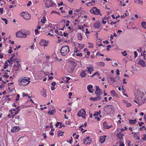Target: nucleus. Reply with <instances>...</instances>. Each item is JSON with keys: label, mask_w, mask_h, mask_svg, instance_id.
Returning a JSON list of instances; mask_svg holds the SVG:
<instances>
[{"label": "nucleus", "mask_w": 146, "mask_h": 146, "mask_svg": "<svg viewBox=\"0 0 146 146\" xmlns=\"http://www.w3.org/2000/svg\"><path fill=\"white\" fill-rule=\"evenodd\" d=\"M22 36V38H26L27 36L26 34L23 33V35Z\"/></svg>", "instance_id": "79ce46f5"}, {"label": "nucleus", "mask_w": 146, "mask_h": 146, "mask_svg": "<svg viewBox=\"0 0 146 146\" xmlns=\"http://www.w3.org/2000/svg\"><path fill=\"white\" fill-rule=\"evenodd\" d=\"M51 6H50V7H52L55 6L56 5V4L54 3H53L52 1V3L51 4Z\"/></svg>", "instance_id": "37998d69"}, {"label": "nucleus", "mask_w": 146, "mask_h": 146, "mask_svg": "<svg viewBox=\"0 0 146 146\" xmlns=\"http://www.w3.org/2000/svg\"><path fill=\"white\" fill-rule=\"evenodd\" d=\"M102 23L104 24H106L107 22L106 21H105L104 19H102Z\"/></svg>", "instance_id": "6e6d98bb"}, {"label": "nucleus", "mask_w": 146, "mask_h": 146, "mask_svg": "<svg viewBox=\"0 0 146 146\" xmlns=\"http://www.w3.org/2000/svg\"><path fill=\"white\" fill-rule=\"evenodd\" d=\"M21 67L20 65L18 64L17 65H14L13 66V70H15V71L19 70L20 69V67Z\"/></svg>", "instance_id": "1a4fd4ad"}, {"label": "nucleus", "mask_w": 146, "mask_h": 146, "mask_svg": "<svg viewBox=\"0 0 146 146\" xmlns=\"http://www.w3.org/2000/svg\"><path fill=\"white\" fill-rule=\"evenodd\" d=\"M126 105L127 107H129L130 106H131V104L130 103H127L126 104Z\"/></svg>", "instance_id": "603ef678"}, {"label": "nucleus", "mask_w": 146, "mask_h": 146, "mask_svg": "<svg viewBox=\"0 0 146 146\" xmlns=\"http://www.w3.org/2000/svg\"><path fill=\"white\" fill-rule=\"evenodd\" d=\"M87 124L86 123V122L84 124L82 125H80L79 128L80 129L81 127H86L87 126Z\"/></svg>", "instance_id": "2f4dec72"}, {"label": "nucleus", "mask_w": 146, "mask_h": 146, "mask_svg": "<svg viewBox=\"0 0 146 146\" xmlns=\"http://www.w3.org/2000/svg\"><path fill=\"white\" fill-rule=\"evenodd\" d=\"M136 122V119L134 120H132L131 119L129 120V123L132 124H135Z\"/></svg>", "instance_id": "4be33fe9"}, {"label": "nucleus", "mask_w": 146, "mask_h": 146, "mask_svg": "<svg viewBox=\"0 0 146 146\" xmlns=\"http://www.w3.org/2000/svg\"><path fill=\"white\" fill-rule=\"evenodd\" d=\"M95 2V1L94 0H92V1L86 3V5L87 6H89L90 5H94L93 4H92V3H94Z\"/></svg>", "instance_id": "bb28decb"}, {"label": "nucleus", "mask_w": 146, "mask_h": 146, "mask_svg": "<svg viewBox=\"0 0 146 146\" xmlns=\"http://www.w3.org/2000/svg\"><path fill=\"white\" fill-rule=\"evenodd\" d=\"M120 142V144L119 145V146H124V144L123 142Z\"/></svg>", "instance_id": "3c124183"}, {"label": "nucleus", "mask_w": 146, "mask_h": 146, "mask_svg": "<svg viewBox=\"0 0 146 146\" xmlns=\"http://www.w3.org/2000/svg\"><path fill=\"white\" fill-rule=\"evenodd\" d=\"M46 91L45 89L43 88L41 92V94L44 97H46Z\"/></svg>", "instance_id": "f3484780"}, {"label": "nucleus", "mask_w": 146, "mask_h": 146, "mask_svg": "<svg viewBox=\"0 0 146 146\" xmlns=\"http://www.w3.org/2000/svg\"><path fill=\"white\" fill-rule=\"evenodd\" d=\"M87 71H88V72H89V71H90L91 70H92V68H90L89 67H87Z\"/></svg>", "instance_id": "680f3d73"}, {"label": "nucleus", "mask_w": 146, "mask_h": 146, "mask_svg": "<svg viewBox=\"0 0 146 146\" xmlns=\"http://www.w3.org/2000/svg\"><path fill=\"white\" fill-rule=\"evenodd\" d=\"M23 33L21 31H19L16 33V36L18 37L22 38Z\"/></svg>", "instance_id": "a211bd4d"}, {"label": "nucleus", "mask_w": 146, "mask_h": 146, "mask_svg": "<svg viewBox=\"0 0 146 146\" xmlns=\"http://www.w3.org/2000/svg\"><path fill=\"white\" fill-rule=\"evenodd\" d=\"M25 77L24 78L22 79L19 84L21 86H25L27 85L30 82V81L28 79L25 78Z\"/></svg>", "instance_id": "20e7f679"}, {"label": "nucleus", "mask_w": 146, "mask_h": 146, "mask_svg": "<svg viewBox=\"0 0 146 146\" xmlns=\"http://www.w3.org/2000/svg\"><path fill=\"white\" fill-rule=\"evenodd\" d=\"M138 64L144 67L145 66V63L142 60H139V61Z\"/></svg>", "instance_id": "dca6fc26"}, {"label": "nucleus", "mask_w": 146, "mask_h": 146, "mask_svg": "<svg viewBox=\"0 0 146 146\" xmlns=\"http://www.w3.org/2000/svg\"><path fill=\"white\" fill-rule=\"evenodd\" d=\"M7 72H5L4 73V74L3 76L4 77L6 78H8L9 77V76L8 75H7Z\"/></svg>", "instance_id": "c9c22d12"}, {"label": "nucleus", "mask_w": 146, "mask_h": 146, "mask_svg": "<svg viewBox=\"0 0 146 146\" xmlns=\"http://www.w3.org/2000/svg\"><path fill=\"white\" fill-rule=\"evenodd\" d=\"M86 75V74L85 73V72L84 71H82L80 74V75L82 77H84Z\"/></svg>", "instance_id": "412c9836"}, {"label": "nucleus", "mask_w": 146, "mask_h": 146, "mask_svg": "<svg viewBox=\"0 0 146 146\" xmlns=\"http://www.w3.org/2000/svg\"><path fill=\"white\" fill-rule=\"evenodd\" d=\"M135 2L136 3L138 4L139 3V4L141 5L143 4V1L141 0H135Z\"/></svg>", "instance_id": "5701e85b"}, {"label": "nucleus", "mask_w": 146, "mask_h": 146, "mask_svg": "<svg viewBox=\"0 0 146 146\" xmlns=\"http://www.w3.org/2000/svg\"><path fill=\"white\" fill-rule=\"evenodd\" d=\"M104 127L106 129H109L111 126V125H108V123L106 122H105L103 123Z\"/></svg>", "instance_id": "9b49d317"}, {"label": "nucleus", "mask_w": 146, "mask_h": 146, "mask_svg": "<svg viewBox=\"0 0 146 146\" xmlns=\"http://www.w3.org/2000/svg\"><path fill=\"white\" fill-rule=\"evenodd\" d=\"M39 44L40 45L44 46H46V41L44 40H41V41L39 42Z\"/></svg>", "instance_id": "2eb2a0df"}, {"label": "nucleus", "mask_w": 146, "mask_h": 146, "mask_svg": "<svg viewBox=\"0 0 146 146\" xmlns=\"http://www.w3.org/2000/svg\"><path fill=\"white\" fill-rule=\"evenodd\" d=\"M78 116L79 117H82L83 118H85L86 115V113L84 109H82L78 113Z\"/></svg>", "instance_id": "39448f33"}, {"label": "nucleus", "mask_w": 146, "mask_h": 146, "mask_svg": "<svg viewBox=\"0 0 146 146\" xmlns=\"http://www.w3.org/2000/svg\"><path fill=\"white\" fill-rule=\"evenodd\" d=\"M56 82H52L51 83V85L52 86H54L55 85H56Z\"/></svg>", "instance_id": "864d4df0"}, {"label": "nucleus", "mask_w": 146, "mask_h": 146, "mask_svg": "<svg viewBox=\"0 0 146 146\" xmlns=\"http://www.w3.org/2000/svg\"><path fill=\"white\" fill-rule=\"evenodd\" d=\"M70 63V64L71 65L72 67H73L74 68L77 65V63L73 60L71 61Z\"/></svg>", "instance_id": "6ab92c4d"}, {"label": "nucleus", "mask_w": 146, "mask_h": 146, "mask_svg": "<svg viewBox=\"0 0 146 146\" xmlns=\"http://www.w3.org/2000/svg\"><path fill=\"white\" fill-rule=\"evenodd\" d=\"M127 16V15L126 13H125L123 15H121V17L122 18H124L125 17Z\"/></svg>", "instance_id": "473e14b6"}, {"label": "nucleus", "mask_w": 146, "mask_h": 146, "mask_svg": "<svg viewBox=\"0 0 146 146\" xmlns=\"http://www.w3.org/2000/svg\"><path fill=\"white\" fill-rule=\"evenodd\" d=\"M125 80H126V79L125 78H124L123 79V84H127V82H125Z\"/></svg>", "instance_id": "e2e57ef3"}, {"label": "nucleus", "mask_w": 146, "mask_h": 146, "mask_svg": "<svg viewBox=\"0 0 146 146\" xmlns=\"http://www.w3.org/2000/svg\"><path fill=\"white\" fill-rule=\"evenodd\" d=\"M21 47V46L19 45L18 47H16V48H15L14 49V50H16V49H18L19 48H20Z\"/></svg>", "instance_id": "4d7b16f0"}, {"label": "nucleus", "mask_w": 146, "mask_h": 146, "mask_svg": "<svg viewBox=\"0 0 146 146\" xmlns=\"http://www.w3.org/2000/svg\"><path fill=\"white\" fill-rule=\"evenodd\" d=\"M108 111L110 113H112L114 111L113 107L111 105H107L104 108V111L106 112Z\"/></svg>", "instance_id": "7ed1b4c3"}, {"label": "nucleus", "mask_w": 146, "mask_h": 146, "mask_svg": "<svg viewBox=\"0 0 146 146\" xmlns=\"http://www.w3.org/2000/svg\"><path fill=\"white\" fill-rule=\"evenodd\" d=\"M31 1H29V3L27 4V6H29L31 4Z\"/></svg>", "instance_id": "13d9d810"}, {"label": "nucleus", "mask_w": 146, "mask_h": 146, "mask_svg": "<svg viewBox=\"0 0 146 146\" xmlns=\"http://www.w3.org/2000/svg\"><path fill=\"white\" fill-rule=\"evenodd\" d=\"M57 34L62 36H63V35L62 34V33L61 31H60L58 33H57Z\"/></svg>", "instance_id": "a19ab883"}, {"label": "nucleus", "mask_w": 146, "mask_h": 146, "mask_svg": "<svg viewBox=\"0 0 146 146\" xmlns=\"http://www.w3.org/2000/svg\"><path fill=\"white\" fill-rule=\"evenodd\" d=\"M141 25L142 27L146 29V23L145 21H143L141 23Z\"/></svg>", "instance_id": "cd10ccee"}, {"label": "nucleus", "mask_w": 146, "mask_h": 146, "mask_svg": "<svg viewBox=\"0 0 146 146\" xmlns=\"http://www.w3.org/2000/svg\"><path fill=\"white\" fill-rule=\"evenodd\" d=\"M59 124L62 125V123L61 122H57L56 124L55 125V126L56 127H57Z\"/></svg>", "instance_id": "ea45409f"}, {"label": "nucleus", "mask_w": 146, "mask_h": 146, "mask_svg": "<svg viewBox=\"0 0 146 146\" xmlns=\"http://www.w3.org/2000/svg\"><path fill=\"white\" fill-rule=\"evenodd\" d=\"M23 97L27 96L28 95V94H25L24 93H23Z\"/></svg>", "instance_id": "774afa93"}, {"label": "nucleus", "mask_w": 146, "mask_h": 146, "mask_svg": "<svg viewBox=\"0 0 146 146\" xmlns=\"http://www.w3.org/2000/svg\"><path fill=\"white\" fill-rule=\"evenodd\" d=\"M66 22L67 23L66 24V26L67 27H68L69 25V23H70V21L68 20H67L66 21Z\"/></svg>", "instance_id": "de8ad7c7"}, {"label": "nucleus", "mask_w": 146, "mask_h": 146, "mask_svg": "<svg viewBox=\"0 0 146 146\" xmlns=\"http://www.w3.org/2000/svg\"><path fill=\"white\" fill-rule=\"evenodd\" d=\"M111 94H113L115 95L116 94V93L114 90H112L111 91Z\"/></svg>", "instance_id": "4c0bfd02"}, {"label": "nucleus", "mask_w": 146, "mask_h": 146, "mask_svg": "<svg viewBox=\"0 0 146 146\" xmlns=\"http://www.w3.org/2000/svg\"><path fill=\"white\" fill-rule=\"evenodd\" d=\"M69 51V47L66 45L62 46L60 50L61 55L63 56L66 55Z\"/></svg>", "instance_id": "f03ea898"}, {"label": "nucleus", "mask_w": 146, "mask_h": 146, "mask_svg": "<svg viewBox=\"0 0 146 146\" xmlns=\"http://www.w3.org/2000/svg\"><path fill=\"white\" fill-rule=\"evenodd\" d=\"M134 54L135 55L134 57L135 58H136L137 56V53L136 51H135L134 52Z\"/></svg>", "instance_id": "09e8293b"}, {"label": "nucleus", "mask_w": 146, "mask_h": 146, "mask_svg": "<svg viewBox=\"0 0 146 146\" xmlns=\"http://www.w3.org/2000/svg\"><path fill=\"white\" fill-rule=\"evenodd\" d=\"M139 126L140 127L142 126V125L144 124V123L143 122H139Z\"/></svg>", "instance_id": "49530a36"}, {"label": "nucleus", "mask_w": 146, "mask_h": 146, "mask_svg": "<svg viewBox=\"0 0 146 146\" xmlns=\"http://www.w3.org/2000/svg\"><path fill=\"white\" fill-rule=\"evenodd\" d=\"M89 44V47L90 48H92L93 47V44L92 43H88Z\"/></svg>", "instance_id": "f704fd0d"}, {"label": "nucleus", "mask_w": 146, "mask_h": 146, "mask_svg": "<svg viewBox=\"0 0 146 146\" xmlns=\"http://www.w3.org/2000/svg\"><path fill=\"white\" fill-rule=\"evenodd\" d=\"M133 136L136 139H140L139 137H138V135L136 133L134 134Z\"/></svg>", "instance_id": "c756f323"}, {"label": "nucleus", "mask_w": 146, "mask_h": 146, "mask_svg": "<svg viewBox=\"0 0 146 146\" xmlns=\"http://www.w3.org/2000/svg\"><path fill=\"white\" fill-rule=\"evenodd\" d=\"M90 12L92 14H95L96 15H98L100 13V10L97 9L96 7H93L91 9Z\"/></svg>", "instance_id": "423d86ee"}, {"label": "nucleus", "mask_w": 146, "mask_h": 146, "mask_svg": "<svg viewBox=\"0 0 146 146\" xmlns=\"http://www.w3.org/2000/svg\"><path fill=\"white\" fill-rule=\"evenodd\" d=\"M101 24L100 21H97L94 25V27L95 28H100Z\"/></svg>", "instance_id": "f8f14e48"}, {"label": "nucleus", "mask_w": 146, "mask_h": 146, "mask_svg": "<svg viewBox=\"0 0 146 146\" xmlns=\"http://www.w3.org/2000/svg\"><path fill=\"white\" fill-rule=\"evenodd\" d=\"M98 65L101 66H104L105 65V63L103 62H100L97 63Z\"/></svg>", "instance_id": "393cba45"}, {"label": "nucleus", "mask_w": 146, "mask_h": 146, "mask_svg": "<svg viewBox=\"0 0 146 146\" xmlns=\"http://www.w3.org/2000/svg\"><path fill=\"white\" fill-rule=\"evenodd\" d=\"M2 19L4 21H5V24H7V19H4V18H2Z\"/></svg>", "instance_id": "c03bdc74"}, {"label": "nucleus", "mask_w": 146, "mask_h": 146, "mask_svg": "<svg viewBox=\"0 0 146 146\" xmlns=\"http://www.w3.org/2000/svg\"><path fill=\"white\" fill-rule=\"evenodd\" d=\"M137 51L139 52H142V48H141V47L140 48L139 50L137 49Z\"/></svg>", "instance_id": "338daca9"}, {"label": "nucleus", "mask_w": 146, "mask_h": 146, "mask_svg": "<svg viewBox=\"0 0 146 146\" xmlns=\"http://www.w3.org/2000/svg\"><path fill=\"white\" fill-rule=\"evenodd\" d=\"M0 11L1 14H2L3 11V9L2 8H1L0 9Z\"/></svg>", "instance_id": "052dcab7"}, {"label": "nucleus", "mask_w": 146, "mask_h": 146, "mask_svg": "<svg viewBox=\"0 0 146 146\" xmlns=\"http://www.w3.org/2000/svg\"><path fill=\"white\" fill-rule=\"evenodd\" d=\"M96 74H99L98 72H96L93 75H92L91 76L92 77H94L95 75H96Z\"/></svg>", "instance_id": "8fccbe9b"}, {"label": "nucleus", "mask_w": 146, "mask_h": 146, "mask_svg": "<svg viewBox=\"0 0 146 146\" xmlns=\"http://www.w3.org/2000/svg\"><path fill=\"white\" fill-rule=\"evenodd\" d=\"M98 115V112H96L95 113L93 114V115L94 116H95L97 115Z\"/></svg>", "instance_id": "69168bd1"}, {"label": "nucleus", "mask_w": 146, "mask_h": 146, "mask_svg": "<svg viewBox=\"0 0 146 146\" xmlns=\"http://www.w3.org/2000/svg\"><path fill=\"white\" fill-rule=\"evenodd\" d=\"M54 112V110H52L51 111L50 110L48 111V113L50 114V115H52L53 114Z\"/></svg>", "instance_id": "c85d7f7f"}, {"label": "nucleus", "mask_w": 146, "mask_h": 146, "mask_svg": "<svg viewBox=\"0 0 146 146\" xmlns=\"http://www.w3.org/2000/svg\"><path fill=\"white\" fill-rule=\"evenodd\" d=\"M64 133L63 132H62L61 131H58V137L60 136H62Z\"/></svg>", "instance_id": "a878e982"}, {"label": "nucleus", "mask_w": 146, "mask_h": 146, "mask_svg": "<svg viewBox=\"0 0 146 146\" xmlns=\"http://www.w3.org/2000/svg\"><path fill=\"white\" fill-rule=\"evenodd\" d=\"M126 52V51H124L123 52H122L121 53L123 55V56H126L127 55V53H125V54H124V53H125Z\"/></svg>", "instance_id": "58836bf2"}, {"label": "nucleus", "mask_w": 146, "mask_h": 146, "mask_svg": "<svg viewBox=\"0 0 146 146\" xmlns=\"http://www.w3.org/2000/svg\"><path fill=\"white\" fill-rule=\"evenodd\" d=\"M52 1L50 0H48L46 1L45 3V5L47 7L49 8L51 6V4L52 3Z\"/></svg>", "instance_id": "6e6552de"}, {"label": "nucleus", "mask_w": 146, "mask_h": 146, "mask_svg": "<svg viewBox=\"0 0 146 146\" xmlns=\"http://www.w3.org/2000/svg\"><path fill=\"white\" fill-rule=\"evenodd\" d=\"M118 137V138L120 139H122V137L124 136L123 134L121 133H118L116 135Z\"/></svg>", "instance_id": "aec40b11"}, {"label": "nucleus", "mask_w": 146, "mask_h": 146, "mask_svg": "<svg viewBox=\"0 0 146 146\" xmlns=\"http://www.w3.org/2000/svg\"><path fill=\"white\" fill-rule=\"evenodd\" d=\"M20 129L19 127L18 126H15L11 130V132H17Z\"/></svg>", "instance_id": "9d476101"}, {"label": "nucleus", "mask_w": 146, "mask_h": 146, "mask_svg": "<svg viewBox=\"0 0 146 146\" xmlns=\"http://www.w3.org/2000/svg\"><path fill=\"white\" fill-rule=\"evenodd\" d=\"M8 66V63L6 62L5 63V66L4 67V69H6Z\"/></svg>", "instance_id": "7c9ffc66"}, {"label": "nucleus", "mask_w": 146, "mask_h": 146, "mask_svg": "<svg viewBox=\"0 0 146 146\" xmlns=\"http://www.w3.org/2000/svg\"><path fill=\"white\" fill-rule=\"evenodd\" d=\"M76 55L77 56H82V53H77Z\"/></svg>", "instance_id": "a18cd8bd"}, {"label": "nucleus", "mask_w": 146, "mask_h": 146, "mask_svg": "<svg viewBox=\"0 0 146 146\" xmlns=\"http://www.w3.org/2000/svg\"><path fill=\"white\" fill-rule=\"evenodd\" d=\"M96 90L95 92L96 97H91L90 100L93 101H97L100 100L101 98V95L102 94L103 91L98 86H96Z\"/></svg>", "instance_id": "f257e3e1"}, {"label": "nucleus", "mask_w": 146, "mask_h": 146, "mask_svg": "<svg viewBox=\"0 0 146 146\" xmlns=\"http://www.w3.org/2000/svg\"><path fill=\"white\" fill-rule=\"evenodd\" d=\"M74 68H73L72 67H71V68H70V69L68 70L69 72L70 73H72V72L74 71Z\"/></svg>", "instance_id": "72a5a7b5"}, {"label": "nucleus", "mask_w": 146, "mask_h": 146, "mask_svg": "<svg viewBox=\"0 0 146 146\" xmlns=\"http://www.w3.org/2000/svg\"><path fill=\"white\" fill-rule=\"evenodd\" d=\"M107 137V136L106 135L100 136V142L102 143H104L105 140L106 138Z\"/></svg>", "instance_id": "ddd939ff"}, {"label": "nucleus", "mask_w": 146, "mask_h": 146, "mask_svg": "<svg viewBox=\"0 0 146 146\" xmlns=\"http://www.w3.org/2000/svg\"><path fill=\"white\" fill-rule=\"evenodd\" d=\"M117 22V21H115V22H113V21H112V22H111V23H110V24L111 25H113V24H116Z\"/></svg>", "instance_id": "5fc2aeb1"}, {"label": "nucleus", "mask_w": 146, "mask_h": 146, "mask_svg": "<svg viewBox=\"0 0 146 146\" xmlns=\"http://www.w3.org/2000/svg\"><path fill=\"white\" fill-rule=\"evenodd\" d=\"M110 79H111V81H113V82H115L116 81V80L114 78H113V77H111L110 78Z\"/></svg>", "instance_id": "e433bc0d"}, {"label": "nucleus", "mask_w": 146, "mask_h": 146, "mask_svg": "<svg viewBox=\"0 0 146 146\" xmlns=\"http://www.w3.org/2000/svg\"><path fill=\"white\" fill-rule=\"evenodd\" d=\"M93 88V86L92 85H89L87 87V89L89 92L90 93H93V91H92L91 89H92Z\"/></svg>", "instance_id": "4468645a"}, {"label": "nucleus", "mask_w": 146, "mask_h": 146, "mask_svg": "<svg viewBox=\"0 0 146 146\" xmlns=\"http://www.w3.org/2000/svg\"><path fill=\"white\" fill-rule=\"evenodd\" d=\"M63 2L62 1H61L60 3H58V5L59 6H61V5H63Z\"/></svg>", "instance_id": "0e129e2a"}, {"label": "nucleus", "mask_w": 146, "mask_h": 146, "mask_svg": "<svg viewBox=\"0 0 146 146\" xmlns=\"http://www.w3.org/2000/svg\"><path fill=\"white\" fill-rule=\"evenodd\" d=\"M116 74L117 75L119 74V69H117L116 70Z\"/></svg>", "instance_id": "bf43d9fd"}, {"label": "nucleus", "mask_w": 146, "mask_h": 146, "mask_svg": "<svg viewBox=\"0 0 146 146\" xmlns=\"http://www.w3.org/2000/svg\"><path fill=\"white\" fill-rule=\"evenodd\" d=\"M84 143L85 144H88L91 142V139L89 137L85 138L83 140Z\"/></svg>", "instance_id": "0eeeda50"}, {"label": "nucleus", "mask_w": 146, "mask_h": 146, "mask_svg": "<svg viewBox=\"0 0 146 146\" xmlns=\"http://www.w3.org/2000/svg\"><path fill=\"white\" fill-rule=\"evenodd\" d=\"M78 39L80 40H82V36L81 34V33H78Z\"/></svg>", "instance_id": "b1692460"}]
</instances>
